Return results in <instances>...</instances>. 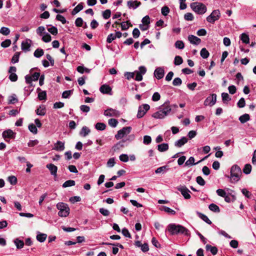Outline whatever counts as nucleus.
Wrapping results in <instances>:
<instances>
[{
  "label": "nucleus",
  "instance_id": "63",
  "mask_svg": "<svg viewBox=\"0 0 256 256\" xmlns=\"http://www.w3.org/2000/svg\"><path fill=\"white\" fill-rule=\"evenodd\" d=\"M8 180L10 184L14 185L17 182L16 178L14 176H10L8 178Z\"/></svg>",
  "mask_w": 256,
  "mask_h": 256
},
{
  "label": "nucleus",
  "instance_id": "1",
  "mask_svg": "<svg viewBox=\"0 0 256 256\" xmlns=\"http://www.w3.org/2000/svg\"><path fill=\"white\" fill-rule=\"evenodd\" d=\"M172 111V106L169 100L166 101L158 108V110L152 115L155 118L162 119L168 116Z\"/></svg>",
  "mask_w": 256,
  "mask_h": 256
},
{
  "label": "nucleus",
  "instance_id": "9",
  "mask_svg": "<svg viewBox=\"0 0 256 256\" xmlns=\"http://www.w3.org/2000/svg\"><path fill=\"white\" fill-rule=\"evenodd\" d=\"M150 106L148 104H143L138 107L137 118H142L146 112L150 110Z\"/></svg>",
  "mask_w": 256,
  "mask_h": 256
},
{
  "label": "nucleus",
  "instance_id": "48",
  "mask_svg": "<svg viewBox=\"0 0 256 256\" xmlns=\"http://www.w3.org/2000/svg\"><path fill=\"white\" fill-rule=\"evenodd\" d=\"M108 124L112 128H115L118 124V121L114 118H110L108 122Z\"/></svg>",
  "mask_w": 256,
  "mask_h": 256
},
{
  "label": "nucleus",
  "instance_id": "6",
  "mask_svg": "<svg viewBox=\"0 0 256 256\" xmlns=\"http://www.w3.org/2000/svg\"><path fill=\"white\" fill-rule=\"evenodd\" d=\"M220 11L218 10H213L211 14L206 18V20L211 24H214L220 18Z\"/></svg>",
  "mask_w": 256,
  "mask_h": 256
},
{
  "label": "nucleus",
  "instance_id": "27",
  "mask_svg": "<svg viewBox=\"0 0 256 256\" xmlns=\"http://www.w3.org/2000/svg\"><path fill=\"white\" fill-rule=\"evenodd\" d=\"M160 210L162 211H164L167 213L170 214L172 215H174L176 214V212L174 210L166 206H161L160 208Z\"/></svg>",
  "mask_w": 256,
  "mask_h": 256
},
{
  "label": "nucleus",
  "instance_id": "5",
  "mask_svg": "<svg viewBox=\"0 0 256 256\" xmlns=\"http://www.w3.org/2000/svg\"><path fill=\"white\" fill-rule=\"evenodd\" d=\"M56 208L59 210L58 215L60 217H66L70 214V208L66 204L58 202Z\"/></svg>",
  "mask_w": 256,
  "mask_h": 256
},
{
  "label": "nucleus",
  "instance_id": "47",
  "mask_svg": "<svg viewBox=\"0 0 256 256\" xmlns=\"http://www.w3.org/2000/svg\"><path fill=\"white\" fill-rule=\"evenodd\" d=\"M28 129L30 132L34 134H36L38 133V129L36 126L33 124H29Z\"/></svg>",
  "mask_w": 256,
  "mask_h": 256
},
{
  "label": "nucleus",
  "instance_id": "64",
  "mask_svg": "<svg viewBox=\"0 0 256 256\" xmlns=\"http://www.w3.org/2000/svg\"><path fill=\"white\" fill-rule=\"evenodd\" d=\"M111 12L110 10H106L102 12V16L104 19H108L110 16Z\"/></svg>",
  "mask_w": 256,
  "mask_h": 256
},
{
  "label": "nucleus",
  "instance_id": "4",
  "mask_svg": "<svg viewBox=\"0 0 256 256\" xmlns=\"http://www.w3.org/2000/svg\"><path fill=\"white\" fill-rule=\"evenodd\" d=\"M190 8L193 11L199 14H204L207 10L206 6L204 4L198 2L192 3Z\"/></svg>",
  "mask_w": 256,
  "mask_h": 256
},
{
  "label": "nucleus",
  "instance_id": "30",
  "mask_svg": "<svg viewBox=\"0 0 256 256\" xmlns=\"http://www.w3.org/2000/svg\"><path fill=\"white\" fill-rule=\"evenodd\" d=\"M169 170V168L168 166H160V168H158L155 171V172L156 174H160L162 173L164 174L168 170Z\"/></svg>",
  "mask_w": 256,
  "mask_h": 256
},
{
  "label": "nucleus",
  "instance_id": "57",
  "mask_svg": "<svg viewBox=\"0 0 256 256\" xmlns=\"http://www.w3.org/2000/svg\"><path fill=\"white\" fill-rule=\"evenodd\" d=\"M245 105L246 102L244 98H240L237 103L238 106L240 108H242L245 106Z\"/></svg>",
  "mask_w": 256,
  "mask_h": 256
},
{
  "label": "nucleus",
  "instance_id": "10",
  "mask_svg": "<svg viewBox=\"0 0 256 256\" xmlns=\"http://www.w3.org/2000/svg\"><path fill=\"white\" fill-rule=\"evenodd\" d=\"M216 102V94H212L208 96L204 100V104L205 106H212L215 104Z\"/></svg>",
  "mask_w": 256,
  "mask_h": 256
},
{
  "label": "nucleus",
  "instance_id": "14",
  "mask_svg": "<svg viewBox=\"0 0 256 256\" xmlns=\"http://www.w3.org/2000/svg\"><path fill=\"white\" fill-rule=\"evenodd\" d=\"M164 70L163 67H158L155 70L154 72V75L155 77L158 80L164 77Z\"/></svg>",
  "mask_w": 256,
  "mask_h": 256
},
{
  "label": "nucleus",
  "instance_id": "59",
  "mask_svg": "<svg viewBox=\"0 0 256 256\" xmlns=\"http://www.w3.org/2000/svg\"><path fill=\"white\" fill-rule=\"evenodd\" d=\"M182 84V80L180 78H175L172 84L174 86H179Z\"/></svg>",
  "mask_w": 256,
  "mask_h": 256
},
{
  "label": "nucleus",
  "instance_id": "31",
  "mask_svg": "<svg viewBox=\"0 0 256 256\" xmlns=\"http://www.w3.org/2000/svg\"><path fill=\"white\" fill-rule=\"evenodd\" d=\"M250 119V117L248 114H245L240 116L239 117V120L241 122L242 124H244L249 120Z\"/></svg>",
  "mask_w": 256,
  "mask_h": 256
},
{
  "label": "nucleus",
  "instance_id": "35",
  "mask_svg": "<svg viewBox=\"0 0 256 256\" xmlns=\"http://www.w3.org/2000/svg\"><path fill=\"white\" fill-rule=\"evenodd\" d=\"M44 54V51L42 48H37L34 53V56L37 58L41 57Z\"/></svg>",
  "mask_w": 256,
  "mask_h": 256
},
{
  "label": "nucleus",
  "instance_id": "50",
  "mask_svg": "<svg viewBox=\"0 0 256 256\" xmlns=\"http://www.w3.org/2000/svg\"><path fill=\"white\" fill-rule=\"evenodd\" d=\"M20 54L18 52H16L14 54L12 58L11 62L12 63L15 64L18 62Z\"/></svg>",
  "mask_w": 256,
  "mask_h": 256
},
{
  "label": "nucleus",
  "instance_id": "41",
  "mask_svg": "<svg viewBox=\"0 0 256 256\" xmlns=\"http://www.w3.org/2000/svg\"><path fill=\"white\" fill-rule=\"evenodd\" d=\"M95 128L97 130H105L106 128V126L104 123L98 122L95 125Z\"/></svg>",
  "mask_w": 256,
  "mask_h": 256
},
{
  "label": "nucleus",
  "instance_id": "22",
  "mask_svg": "<svg viewBox=\"0 0 256 256\" xmlns=\"http://www.w3.org/2000/svg\"><path fill=\"white\" fill-rule=\"evenodd\" d=\"M36 112L37 115L43 116L46 114V109L44 106H40V107L36 110Z\"/></svg>",
  "mask_w": 256,
  "mask_h": 256
},
{
  "label": "nucleus",
  "instance_id": "2",
  "mask_svg": "<svg viewBox=\"0 0 256 256\" xmlns=\"http://www.w3.org/2000/svg\"><path fill=\"white\" fill-rule=\"evenodd\" d=\"M168 230L172 234H183L184 236H190V231L184 226L176 224H170L168 226Z\"/></svg>",
  "mask_w": 256,
  "mask_h": 256
},
{
  "label": "nucleus",
  "instance_id": "45",
  "mask_svg": "<svg viewBox=\"0 0 256 256\" xmlns=\"http://www.w3.org/2000/svg\"><path fill=\"white\" fill-rule=\"evenodd\" d=\"M252 170V166L250 164H246L243 169L244 174H248L250 173Z\"/></svg>",
  "mask_w": 256,
  "mask_h": 256
},
{
  "label": "nucleus",
  "instance_id": "23",
  "mask_svg": "<svg viewBox=\"0 0 256 256\" xmlns=\"http://www.w3.org/2000/svg\"><path fill=\"white\" fill-rule=\"evenodd\" d=\"M84 8L83 3L80 2L76 6L72 12V15H75L80 10H82Z\"/></svg>",
  "mask_w": 256,
  "mask_h": 256
},
{
  "label": "nucleus",
  "instance_id": "3",
  "mask_svg": "<svg viewBox=\"0 0 256 256\" xmlns=\"http://www.w3.org/2000/svg\"><path fill=\"white\" fill-rule=\"evenodd\" d=\"M242 175V170L240 166L238 165H234L230 168V176H226V177L230 178V181L232 183L237 182L240 178Z\"/></svg>",
  "mask_w": 256,
  "mask_h": 256
},
{
  "label": "nucleus",
  "instance_id": "20",
  "mask_svg": "<svg viewBox=\"0 0 256 256\" xmlns=\"http://www.w3.org/2000/svg\"><path fill=\"white\" fill-rule=\"evenodd\" d=\"M188 139L186 137L183 136L180 139L175 142L174 146L176 147L180 148L186 144L188 142Z\"/></svg>",
  "mask_w": 256,
  "mask_h": 256
},
{
  "label": "nucleus",
  "instance_id": "60",
  "mask_svg": "<svg viewBox=\"0 0 256 256\" xmlns=\"http://www.w3.org/2000/svg\"><path fill=\"white\" fill-rule=\"evenodd\" d=\"M11 44V40H10L7 39L3 41L1 43V46L3 48H8V47Z\"/></svg>",
  "mask_w": 256,
  "mask_h": 256
},
{
  "label": "nucleus",
  "instance_id": "7",
  "mask_svg": "<svg viewBox=\"0 0 256 256\" xmlns=\"http://www.w3.org/2000/svg\"><path fill=\"white\" fill-rule=\"evenodd\" d=\"M132 128L130 126L124 127L118 132L117 134L115 135V138L116 140H120L129 134Z\"/></svg>",
  "mask_w": 256,
  "mask_h": 256
},
{
  "label": "nucleus",
  "instance_id": "28",
  "mask_svg": "<svg viewBox=\"0 0 256 256\" xmlns=\"http://www.w3.org/2000/svg\"><path fill=\"white\" fill-rule=\"evenodd\" d=\"M47 237V235L45 234H42L40 232H38L36 236V240L40 242H42L45 241Z\"/></svg>",
  "mask_w": 256,
  "mask_h": 256
},
{
  "label": "nucleus",
  "instance_id": "21",
  "mask_svg": "<svg viewBox=\"0 0 256 256\" xmlns=\"http://www.w3.org/2000/svg\"><path fill=\"white\" fill-rule=\"evenodd\" d=\"M14 136L15 133L11 130H4L2 132V136L4 138H14Z\"/></svg>",
  "mask_w": 256,
  "mask_h": 256
},
{
  "label": "nucleus",
  "instance_id": "36",
  "mask_svg": "<svg viewBox=\"0 0 256 256\" xmlns=\"http://www.w3.org/2000/svg\"><path fill=\"white\" fill-rule=\"evenodd\" d=\"M200 54L203 58H206L208 57L210 54L206 48H202L200 50Z\"/></svg>",
  "mask_w": 256,
  "mask_h": 256
},
{
  "label": "nucleus",
  "instance_id": "8",
  "mask_svg": "<svg viewBox=\"0 0 256 256\" xmlns=\"http://www.w3.org/2000/svg\"><path fill=\"white\" fill-rule=\"evenodd\" d=\"M176 189L180 192L185 199L188 200L190 198V191L184 185H180L177 186Z\"/></svg>",
  "mask_w": 256,
  "mask_h": 256
},
{
  "label": "nucleus",
  "instance_id": "58",
  "mask_svg": "<svg viewBox=\"0 0 256 256\" xmlns=\"http://www.w3.org/2000/svg\"><path fill=\"white\" fill-rule=\"evenodd\" d=\"M196 181L198 184L202 186H204L206 184L204 180L200 176H198L196 178Z\"/></svg>",
  "mask_w": 256,
  "mask_h": 256
},
{
  "label": "nucleus",
  "instance_id": "37",
  "mask_svg": "<svg viewBox=\"0 0 256 256\" xmlns=\"http://www.w3.org/2000/svg\"><path fill=\"white\" fill-rule=\"evenodd\" d=\"M199 162L194 163V158L193 156H190L188 160L186 161L185 165L187 166H191L192 165H196Z\"/></svg>",
  "mask_w": 256,
  "mask_h": 256
},
{
  "label": "nucleus",
  "instance_id": "40",
  "mask_svg": "<svg viewBox=\"0 0 256 256\" xmlns=\"http://www.w3.org/2000/svg\"><path fill=\"white\" fill-rule=\"evenodd\" d=\"M76 70L80 74H83L84 72L86 73H89L90 72V70L88 68H86L83 66H78Z\"/></svg>",
  "mask_w": 256,
  "mask_h": 256
},
{
  "label": "nucleus",
  "instance_id": "53",
  "mask_svg": "<svg viewBox=\"0 0 256 256\" xmlns=\"http://www.w3.org/2000/svg\"><path fill=\"white\" fill-rule=\"evenodd\" d=\"M73 90H66L62 94V97L64 98H68L72 94Z\"/></svg>",
  "mask_w": 256,
  "mask_h": 256
},
{
  "label": "nucleus",
  "instance_id": "13",
  "mask_svg": "<svg viewBox=\"0 0 256 256\" xmlns=\"http://www.w3.org/2000/svg\"><path fill=\"white\" fill-rule=\"evenodd\" d=\"M32 44V41L30 39H26L22 41L21 44L22 50L24 52L30 50V48Z\"/></svg>",
  "mask_w": 256,
  "mask_h": 256
},
{
  "label": "nucleus",
  "instance_id": "32",
  "mask_svg": "<svg viewBox=\"0 0 256 256\" xmlns=\"http://www.w3.org/2000/svg\"><path fill=\"white\" fill-rule=\"evenodd\" d=\"M126 142V140H123L118 142L114 147V151L116 150H119L122 148L124 146V143Z\"/></svg>",
  "mask_w": 256,
  "mask_h": 256
},
{
  "label": "nucleus",
  "instance_id": "42",
  "mask_svg": "<svg viewBox=\"0 0 256 256\" xmlns=\"http://www.w3.org/2000/svg\"><path fill=\"white\" fill-rule=\"evenodd\" d=\"M209 209L214 212H220V210L219 207L214 204H211L209 205Z\"/></svg>",
  "mask_w": 256,
  "mask_h": 256
},
{
  "label": "nucleus",
  "instance_id": "61",
  "mask_svg": "<svg viewBox=\"0 0 256 256\" xmlns=\"http://www.w3.org/2000/svg\"><path fill=\"white\" fill-rule=\"evenodd\" d=\"M115 35L114 34H110L108 35L106 38V42L108 43H111L114 40L116 39Z\"/></svg>",
  "mask_w": 256,
  "mask_h": 256
},
{
  "label": "nucleus",
  "instance_id": "51",
  "mask_svg": "<svg viewBox=\"0 0 256 256\" xmlns=\"http://www.w3.org/2000/svg\"><path fill=\"white\" fill-rule=\"evenodd\" d=\"M183 62L182 58L180 56H176L174 58V64L175 65L178 66L181 64Z\"/></svg>",
  "mask_w": 256,
  "mask_h": 256
},
{
  "label": "nucleus",
  "instance_id": "25",
  "mask_svg": "<svg viewBox=\"0 0 256 256\" xmlns=\"http://www.w3.org/2000/svg\"><path fill=\"white\" fill-rule=\"evenodd\" d=\"M168 149V144L166 143H163L158 146V150L160 152H166Z\"/></svg>",
  "mask_w": 256,
  "mask_h": 256
},
{
  "label": "nucleus",
  "instance_id": "39",
  "mask_svg": "<svg viewBox=\"0 0 256 256\" xmlns=\"http://www.w3.org/2000/svg\"><path fill=\"white\" fill-rule=\"evenodd\" d=\"M18 102V100L16 97V94H12L8 98V103L9 104H14L15 103Z\"/></svg>",
  "mask_w": 256,
  "mask_h": 256
},
{
  "label": "nucleus",
  "instance_id": "11",
  "mask_svg": "<svg viewBox=\"0 0 256 256\" xmlns=\"http://www.w3.org/2000/svg\"><path fill=\"white\" fill-rule=\"evenodd\" d=\"M146 72V68L144 66H140L138 68V70L134 72L136 74L135 80L136 81H141L142 80V75L144 74Z\"/></svg>",
  "mask_w": 256,
  "mask_h": 256
},
{
  "label": "nucleus",
  "instance_id": "43",
  "mask_svg": "<svg viewBox=\"0 0 256 256\" xmlns=\"http://www.w3.org/2000/svg\"><path fill=\"white\" fill-rule=\"evenodd\" d=\"M175 47L178 49H183L184 47V43L182 40H177L174 44Z\"/></svg>",
  "mask_w": 256,
  "mask_h": 256
},
{
  "label": "nucleus",
  "instance_id": "52",
  "mask_svg": "<svg viewBox=\"0 0 256 256\" xmlns=\"http://www.w3.org/2000/svg\"><path fill=\"white\" fill-rule=\"evenodd\" d=\"M222 101L225 102H228L231 100L230 98V97L228 94L226 92H222Z\"/></svg>",
  "mask_w": 256,
  "mask_h": 256
},
{
  "label": "nucleus",
  "instance_id": "34",
  "mask_svg": "<svg viewBox=\"0 0 256 256\" xmlns=\"http://www.w3.org/2000/svg\"><path fill=\"white\" fill-rule=\"evenodd\" d=\"M14 243L16 244V248L20 249L24 247V242L23 240H20L18 238H16L14 240Z\"/></svg>",
  "mask_w": 256,
  "mask_h": 256
},
{
  "label": "nucleus",
  "instance_id": "54",
  "mask_svg": "<svg viewBox=\"0 0 256 256\" xmlns=\"http://www.w3.org/2000/svg\"><path fill=\"white\" fill-rule=\"evenodd\" d=\"M36 33L40 36H42L43 34L46 33L45 32V28L43 26H40L36 30Z\"/></svg>",
  "mask_w": 256,
  "mask_h": 256
},
{
  "label": "nucleus",
  "instance_id": "44",
  "mask_svg": "<svg viewBox=\"0 0 256 256\" xmlns=\"http://www.w3.org/2000/svg\"><path fill=\"white\" fill-rule=\"evenodd\" d=\"M38 98L40 100H46V91H41L38 94Z\"/></svg>",
  "mask_w": 256,
  "mask_h": 256
},
{
  "label": "nucleus",
  "instance_id": "18",
  "mask_svg": "<svg viewBox=\"0 0 256 256\" xmlns=\"http://www.w3.org/2000/svg\"><path fill=\"white\" fill-rule=\"evenodd\" d=\"M100 92L104 94H112V88L108 84H103L100 88Z\"/></svg>",
  "mask_w": 256,
  "mask_h": 256
},
{
  "label": "nucleus",
  "instance_id": "15",
  "mask_svg": "<svg viewBox=\"0 0 256 256\" xmlns=\"http://www.w3.org/2000/svg\"><path fill=\"white\" fill-rule=\"evenodd\" d=\"M188 40L190 44L194 45H198L201 42V40L200 38L194 35H189Z\"/></svg>",
  "mask_w": 256,
  "mask_h": 256
},
{
  "label": "nucleus",
  "instance_id": "62",
  "mask_svg": "<svg viewBox=\"0 0 256 256\" xmlns=\"http://www.w3.org/2000/svg\"><path fill=\"white\" fill-rule=\"evenodd\" d=\"M48 30L53 35H56L58 34V29L55 26H52L48 29Z\"/></svg>",
  "mask_w": 256,
  "mask_h": 256
},
{
  "label": "nucleus",
  "instance_id": "38",
  "mask_svg": "<svg viewBox=\"0 0 256 256\" xmlns=\"http://www.w3.org/2000/svg\"><path fill=\"white\" fill-rule=\"evenodd\" d=\"M75 181L74 180H68L65 182L63 184L62 187L63 188H67L69 186H74L75 185Z\"/></svg>",
  "mask_w": 256,
  "mask_h": 256
},
{
  "label": "nucleus",
  "instance_id": "24",
  "mask_svg": "<svg viewBox=\"0 0 256 256\" xmlns=\"http://www.w3.org/2000/svg\"><path fill=\"white\" fill-rule=\"evenodd\" d=\"M90 129L87 126H84L82 128L80 132V134L83 137H86L90 133Z\"/></svg>",
  "mask_w": 256,
  "mask_h": 256
},
{
  "label": "nucleus",
  "instance_id": "49",
  "mask_svg": "<svg viewBox=\"0 0 256 256\" xmlns=\"http://www.w3.org/2000/svg\"><path fill=\"white\" fill-rule=\"evenodd\" d=\"M0 33L3 35L7 36L10 33V30L8 28L2 27L0 30Z\"/></svg>",
  "mask_w": 256,
  "mask_h": 256
},
{
  "label": "nucleus",
  "instance_id": "33",
  "mask_svg": "<svg viewBox=\"0 0 256 256\" xmlns=\"http://www.w3.org/2000/svg\"><path fill=\"white\" fill-rule=\"evenodd\" d=\"M198 215L199 217L202 218L204 221L207 224H212V222L210 220L208 217L204 214H202L200 212H197Z\"/></svg>",
  "mask_w": 256,
  "mask_h": 256
},
{
  "label": "nucleus",
  "instance_id": "46",
  "mask_svg": "<svg viewBox=\"0 0 256 256\" xmlns=\"http://www.w3.org/2000/svg\"><path fill=\"white\" fill-rule=\"evenodd\" d=\"M42 40L45 42H50L52 40L50 35L47 32L45 33L42 38Z\"/></svg>",
  "mask_w": 256,
  "mask_h": 256
},
{
  "label": "nucleus",
  "instance_id": "12",
  "mask_svg": "<svg viewBox=\"0 0 256 256\" xmlns=\"http://www.w3.org/2000/svg\"><path fill=\"white\" fill-rule=\"evenodd\" d=\"M104 114L108 117H118L120 112L116 109L109 108L104 111Z\"/></svg>",
  "mask_w": 256,
  "mask_h": 256
},
{
  "label": "nucleus",
  "instance_id": "17",
  "mask_svg": "<svg viewBox=\"0 0 256 256\" xmlns=\"http://www.w3.org/2000/svg\"><path fill=\"white\" fill-rule=\"evenodd\" d=\"M64 142L61 141H57L54 144L53 150L56 151H63L64 150Z\"/></svg>",
  "mask_w": 256,
  "mask_h": 256
},
{
  "label": "nucleus",
  "instance_id": "55",
  "mask_svg": "<svg viewBox=\"0 0 256 256\" xmlns=\"http://www.w3.org/2000/svg\"><path fill=\"white\" fill-rule=\"evenodd\" d=\"M130 23L128 22H124L120 24L122 30H126L128 28Z\"/></svg>",
  "mask_w": 256,
  "mask_h": 256
},
{
  "label": "nucleus",
  "instance_id": "26",
  "mask_svg": "<svg viewBox=\"0 0 256 256\" xmlns=\"http://www.w3.org/2000/svg\"><path fill=\"white\" fill-rule=\"evenodd\" d=\"M206 249L207 251H210L213 255L216 254L218 252V248L216 246H212L210 244L206 245Z\"/></svg>",
  "mask_w": 256,
  "mask_h": 256
},
{
  "label": "nucleus",
  "instance_id": "29",
  "mask_svg": "<svg viewBox=\"0 0 256 256\" xmlns=\"http://www.w3.org/2000/svg\"><path fill=\"white\" fill-rule=\"evenodd\" d=\"M240 39L242 42L248 44L250 42V38L248 34L242 33L240 36Z\"/></svg>",
  "mask_w": 256,
  "mask_h": 256
},
{
  "label": "nucleus",
  "instance_id": "56",
  "mask_svg": "<svg viewBox=\"0 0 256 256\" xmlns=\"http://www.w3.org/2000/svg\"><path fill=\"white\" fill-rule=\"evenodd\" d=\"M160 98V95L158 92H155L152 96V100L154 102H158Z\"/></svg>",
  "mask_w": 256,
  "mask_h": 256
},
{
  "label": "nucleus",
  "instance_id": "16",
  "mask_svg": "<svg viewBox=\"0 0 256 256\" xmlns=\"http://www.w3.org/2000/svg\"><path fill=\"white\" fill-rule=\"evenodd\" d=\"M141 4V2L138 0H129L127 2V5L129 8L136 9Z\"/></svg>",
  "mask_w": 256,
  "mask_h": 256
},
{
  "label": "nucleus",
  "instance_id": "19",
  "mask_svg": "<svg viewBox=\"0 0 256 256\" xmlns=\"http://www.w3.org/2000/svg\"><path fill=\"white\" fill-rule=\"evenodd\" d=\"M46 167L50 170L52 175L55 176H56L58 171V168L56 166L52 164H48L46 166Z\"/></svg>",
  "mask_w": 256,
  "mask_h": 256
}]
</instances>
